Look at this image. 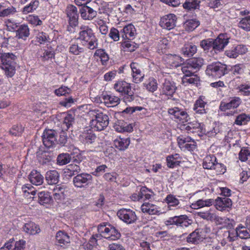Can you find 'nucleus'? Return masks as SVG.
<instances>
[{
  "label": "nucleus",
  "instance_id": "58836bf2",
  "mask_svg": "<svg viewBox=\"0 0 250 250\" xmlns=\"http://www.w3.org/2000/svg\"><path fill=\"white\" fill-rule=\"evenodd\" d=\"M247 227L239 225L236 229L237 235L241 239H247L250 237V233L247 231Z\"/></svg>",
  "mask_w": 250,
  "mask_h": 250
},
{
  "label": "nucleus",
  "instance_id": "5701e85b",
  "mask_svg": "<svg viewBox=\"0 0 250 250\" xmlns=\"http://www.w3.org/2000/svg\"><path fill=\"white\" fill-rule=\"evenodd\" d=\"M29 179L30 182L35 185L39 186L43 182V177L36 170H33L29 175Z\"/></svg>",
  "mask_w": 250,
  "mask_h": 250
},
{
  "label": "nucleus",
  "instance_id": "f3484780",
  "mask_svg": "<svg viewBox=\"0 0 250 250\" xmlns=\"http://www.w3.org/2000/svg\"><path fill=\"white\" fill-rule=\"evenodd\" d=\"M186 130L188 132L195 133L200 132L202 134H209L208 131L203 127V125H201V124L195 122V123H190L186 127Z\"/></svg>",
  "mask_w": 250,
  "mask_h": 250
},
{
  "label": "nucleus",
  "instance_id": "13d9d810",
  "mask_svg": "<svg viewBox=\"0 0 250 250\" xmlns=\"http://www.w3.org/2000/svg\"><path fill=\"white\" fill-rule=\"evenodd\" d=\"M166 202L168 204V207H175L179 204V200L172 194L168 195L166 198Z\"/></svg>",
  "mask_w": 250,
  "mask_h": 250
},
{
  "label": "nucleus",
  "instance_id": "de8ad7c7",
  "mask_svg": "<svg viewBox=\"0 0 250 250\" xmlns=\"http://www.w3.org/2000/svg\"><path fill=\"white\" fill-rule=\"evenodd\" d=\"M74 122V117L73 114H67L64 118L63 122L62 125V128L65 130L68 129Z\"/></svg>",
  "mask_w": 250,
  "mask_h": 250
},
{
  "label": "nucleus",
  "instance_id": "f03ea898",
  "mask_svg": "<svg viewBox=\"0 0 250 250\" xmlns=\"http://www.w3.org/2000/svg\"><path fill=\"white\" fill-rule=\"evenodd\" d=\"M0 58L2 62V69L4 70L5 74L8 77H12L16 71V56L13 53H4L0 54Z\"/></svg>",
  "mask_w": 250,
  "mask_h": 250
},
{
  "label": "nucleus",
  "instance_id": "e433bc0d",
  "mask_svg": "<svg viewBox=\"0 0 250 250\" xmlns=\"http://www.w3.org/2000/svg\"><path fill=\"white\" fill-rule=\"evenodd\" d=\"M16 12L15 8L13 6L6 8L0 4V17H5L14 14Z\"/></svg>",
  "mask_w": 250,
  "mask_h": 250
},
{
  "label": "nucleus",
  "instance_id": "0e129e2a",
  "mask_svg": "<svg viewBox=\"0 0 250 250\" xmlns=\"http://www.w3.org/2000/svg\"><path fill=\"white\" fill-rule=\"evenodd\" d=\"M126 18L130 20L134 18L136 15V11L130 4L126 6Z\"/></svg>",
  "mask_w": 250,
  "mask_h": 250
},
{
  "label": "nucleus",
  "instance_id": "9b49d317",
  "mask_svg": "<svg viewBox=\"0 0 250 250\" xmlns=\"http://www.w3.org/2000/svg\"><path fill=\"white\" fill-rule=\"evenodd\" d=\"M66 14L69 18V23L72 27H76L78 24L79 15L77 8L73 5H69L66 8Z\"/></svg>",
  "mask_w": 250,
  "mask_h": 250
},
{
  "label": "nucleus",
  "instance_id": "a211bd4d",
  "mask_svg": "<svg viewBox=\"0 0 250 250\" xmlns=\"http://www.w3.org/2000/svg\"><path fill=\"white\" fill-rule=\"evenodd\" d=\"M96 138L95 134L91 129L84 130L80 136V140L85 144H92Z\"/></svg>",
  "mask_w": 250,
  "mask_h": 250
},
{
  "label": "nucleus",
  "instance_id": "c03bdc74",
  "mask_svg": "<svg viewBox=\"0 0 250 250\" xmlns=\"http://www.w3.org/2000/svg\"><path fill=\"white\" fill-rule=\"evenodd\" d=\"M38 0L31 1L30 3L25 6L22 10L23 14H27L29 13L32 12L36 10L39 6Z\"/></svg>",
  "mask_w": 250,
  "mask_h": 250
},
{
  "label": "nucleus",
  "instance_id": "e2e57ef3",
  "mask_svg": "<svg viewBox=\"0 0 250 250\" xmlns=\"http://www.w3.org/2000/svg\"><path fill=\"white\" fill-rule=\"evenodd\" d=\"M128 35L129 37L132 39L135 38L136 35V30L133 25L129 24L126 25V38H127V35Z\"/></svg>",
  "mask_w": 250,
  "mask_h": 250
},
{
  "label": "nucleus",
  "instance_id": "2eb2a0df",
  "mask_svg": "<svg viewBox=\"0 0 250 250\" xmlns=\"http://www.w3.org/2000/svg\"><path fill=\"white\" fill-rule=\"evenodd\" d=\"M247 48L243 44L238 45L226 51L225 54L230 58H236L239 55H243L247 52Z\"/></svg>",
  "mask_w": 250,
  "mask_h": 250
},
{
  "label": "nucleus",
  "instance_id": "f257e3e1",
  "mask_svg": "<svg viewBox=\"0 0 250 250\" xmlns=\"http://www.w3.org/2000/svg\"><path fill=\"white\" fill-rule=\"evenodd\" d=\"M88 114L93 118L90 121V126L92 128L101 131L108 125L109 117L107 115L95 109L90 110Z\"/></svg>",
  "mask_w": 250,
  "mask_h": 250
},
{
  "label": "nucleus",
  "instance_id": "6e6d98bb",
  "mask_svg": "<svg viewBox=\"0 0 250 250\" xmlns=\"http://www.w3.org/2000/svg\"><path fill=\"white\" fill-rule=\"evenodd\" d=\"M250 118L245 114H241L237 116L235 123L237 125H245L250 121Z\"/></svg>",
  "mask_w": 250,
  "mask_h": 250
},
{
  "label": "nucleus",
  "instance_id": "f704fd0d",
  "mask_svg": "<svg viewBox=\"0 0 250 250\" xmlns=\"http://www.w3.org/2000/svg\"><path fill=\"white\" fill-rule=\"evenodd\" d=\"M206 103L200 97L195 102L193 109L197 113L203 114L206 113L205 105Z\"/></svg>",
  "mask_w": 250,
  "mask_h": 250
},
{
  "label": "nucleus",
  "instance_id": "5fc2aeb1",
  "mask_svg": "<svg viewBox=\"0 0 250 250\" xmlns=\"http://www.w3.org/2000/svg\"><path fill=\"white\" fill-rule=\"evenodd\" d=\"M250 157V150L248 148L243 147L239 153V158L242 162H245Z\"/></svg>",
  "mask_w": 250,
  "mask_h": 250
},
{
  "label": "nucleus",
  "instance_id": "774afa93",
  "mask_svg": "<svg viewBox=\"0 0 250 250\" xmlns=\"http://www.w3.org/2000/svg\"><path fill=\"white\" fill-rule=\"evenodd\" d=\"M104 99L105 102L109 103L114 105H117L120 101V99L118 97L111 95L105 96Z\"/></svg>",
  "mask_w": 250,
  "mask_h": 250
},
{
  "label": "nucleus",
  "instance_id": "338daca9",
  "mask_svg": "<svg viewBox=\"0 0 250 250\" xmlns=\"http://www.w3.org/2000/svg\"><path fill=\"white\" fill-rule=\"evenodd\" d=\"M114 145L116 148L120 151H124L125 149L124 139L121 137L114 141Z\"/></svg>",
  "mask_w": 250,
  "mask_h": 250
},
{
  "label": "nucleus",
  "instance_id": "680f3d73",
  "mask_svg": "<svg viewBox=\"0 0 250 250\" xmlns=\"http://www.w3.org/2000/svg\"><path fill=\"white\" fill-rule=\"evenodd\" d=\"M134 89L132 88L130 84L126 83V100L128 102H131L134 99Z\"/></svg>",
  "mask_w": 250,
  "mask_h": 250
},
{
  "label": "nucleus",
  "instance_id": "6ab92c4d",
  "mask_svg": "<svg viewBox=\"0 0 250 250\" xmlns=\"http://www.w3.org/2000/svg\"><path fill=\"white\" fill-rule=\"evenodd\" d=\"M56 242L61 247L66 246L70 242L69 236L64 231L60 230L56 234Z\"/></svg>",
  "mask_w": 250,
  "mask_h": 250
},
{
  "label": "nucleus",
  "instance_id": "052dcab7",
  "mask_svg": "<svg viewBox=\"0 0 250 250\" xmlns=\"http://www.w3.org/2000/svg\"><path fill=\"white\" fill-rule=\"evenodd\" d=\"M23 131V128L20 125H14L10 129L9 133L14 136H20Z\"/></svg>",
  "mask_w": 250,
  "mask_h": 250
},
{
  "label": "nucleus",
  "instance_id": "f8f14e48",
  "mask_svg": "<svg viewBox=\"0 0 250 250\" xmlns=\"http://www.w3.org/2000/svg\"><path fill=\"white\" fill-rule=\"evenodd\" d=\"M176 17L174 14H169L164 16L160 21V25L167 30L173 29L175 26Z\"/></svg>",
  "mask_w": 250,
  "mask_h": 250
},
{
  "label": "nucleus",
  "instance_id": "49530a36",
  "mask_svg": "<svg viewBox=\"0 0 250 250\" xmlns=\"http://www.w3.org/2000/svg\"><path fill=\"white\" fill-rule=\"evenodd\" d=\"M94 56H98L101 59L103 65H105L109 59L108 54L104 49H97L94 53Z\"/></svg>",
  "mask_w": 250,
  "mask_h": 250
},
{
  "label": "nucleus",
  "instance_id": "aec40b11",
  "mask_svg": "<svg viewBox=\"0 0 250 250\" xmlns=\"http://www.w3.org/2000/svg\"><path fill=\"white\" fill-rule=\"evenodd\" d=\"M100 0H95L94 1H92L88 5L83 6L84 10L86 11L91 20L96 17L97 15L96 10L98 9V4Z\"/></svg>",
  "mask_w": 250,
  "mask_h": 250
},
{
  "label": "nucleus",
  "instance_id": "a18cd8bd",
  "mask_svg": "<svg viewBox=\"0 0 250 250\" xmlns=\"http://www.w3.org/2000/svg\"><path fill=\"white\" fill-rule=\"evenodd\" d=\"M202 239L201 235L197 230L191 233L187 237V242L192 244L198 243Z\"/></svg>",
  "mask_w": 250,
  "mask_h": 250
},
{
  "label": "nucleus",
  "instance_id": "69168bd1",
  "mask_svg": "<svg viewBox=\"0 0 250 250\" xmlns=\"http://www.w3.org/2000/svg\"><path fill=\"white\" fill-rule=\"evenodd\" d=\"M71 90L70 88L66 86H62L55 90V93L59 96H65L66 94H69Z\"/></svg>",
  "mask_w": 250,
  "mask_h": 250
},
{
  "label": "nucleus",
  "instance_id": "9d476101",
  "mask_svg": "<svg viewBox=\"0 0 250 250\" xmlns=\"http://www.w3.org/2000/svg\"><path fill=\"white\" fill-rule=\"evenodd\" d=\"M179 147L184 150H193L195 147V142L190 137H186L181 135L177 138Z\"/></svg>",
  "mask_w": 250,
  "mask_h": 250
},
{
  "label": "nucleus",
  "instance_id": "4468645a",
  "mask_svg": "<svg viewBox=\"0 0 250 250\" xmlns=\"http://www.w3.org/2000/svg\"><path fill=\"white\" fill-rule=\"evenodd\" d=\"M176 86L175 83L170 80L165 79L163 83L161 90L163 94L171 96L175 92Z\"/></svg>",
  "mask_w": 250,
  "mask_h": 250
},
{
  "label": "nucleus",
  "instance_id": "864d4df0",
  "mask_svg": "<svg viewBox=\"0 0 250 250\" xmlns=\"http://www.w3.org/2000/svg\"><path fill=\"white\" fill-rule=\"evenodd\" d=\"M137 220V216L135 212L126 209V224L134 223Z\"/></svg>",
  "mask_w": 250,
  "mask_h": 250
},
{
  "label": "nucleus",
  "instance_id": "79ce46f5",
  "mask_svg": "<svg viewBox=\"0 0 250 250\" xmlns=\"http://www.w3.org/2000/svg\"><path fill=\"white\" fill-rule=\"evenodd\" d=\"M200 22L197 20L190 19L186 21L184 24V26L187 31H192L197 28Z\"/></svg>",
  "mask_w": 250,
  "mask_h": 250
},
{
  "label": "nucleus",
  "instance_id": "a19ab883",
  "mask_svg": "<svg viewBox=\"0 0 250 250\" xmlns=\"http://www.w3.org/2000/svg\"><path fill=\"white\" fill-rule=\"evenodd\" d=\"M146 89L151 92H154L158 88L157 80L154 78L151 77L148 79L145 83Z\"/></svg>",
  "mask_w": 250,
  "mask_h": 250
},
{
  "label": "nucleus",
  "instance_id": "0eeeda50",
  "mask_svg": "<svg viewBox=\"0 0 250 250\" xmlns=\"http://www.w3.org/2000/svg\"><path fill=\"white\" fill-rule=\"evenodd\" d=\"M197 215L201 218L211 222H214L217 224H220L223 219L217 215L214 209L209 208L208 210H201L197 213Z\"/></svg>",
  "mask_w": 250,
  "mask_h": 250
},
{
  "label": "nucleus",
  "instance_id": "20e7f679",
  "mask_svg": "<svg viewBox=\"0 0 250 250\" xmlns=\"http://www.w3.org/2000/svg\"><path fill=\"white\" fill-rule=\"evenodd\" d=\"M98 231L102 237L109 240H116L120 238V233L112 225L103 223L98 226Z\"/></svg>",
  "mask_w": 250,
  "mask_h": 250
},
{
  "label": "nucleus",
  "instance_id": "a878e982",
  "mask_svg": "<svg viewBox=\"0 0 250 250\" xmlns=\"http://www.w3.org/2000/svg\"><path fill=\"white\" fill-rule=\"evenodd\" d=\"M130 65L132 72V77L135 83L142 81L144 78V75H142L140 70L138 68L139 66L138 64L135 62H132Z\"/></svg>",
  "mask_w": 250,
  "mask_h": 250
},
{
  "label": "nucleus",
  "instance_id": "dca6fc26",
  "mask_svg": "<svg viewBox=\"0 0 250 250\" xmlns=\"http://www.w3.org/2000/svg\"><path fill=\"white\" fill-rule=\"evenodd\" d=\"M168 113L170 115L173 116V118L180 121L183 122H187L188 118V114L185 111L179 109L178 107H175L174 108H169Z\"/></svg>",
  "mask_w": 250,
  "mask_h": 250
},
{
  "label": "nucleus",
  "instance_id": "cd10ccee",
  "mask_svg": "<svg viewBox=\"0 0 250 250\" xmlns=\"http://www.w3.org/2000/svg\"><path fill=\"white\" fill-rule=\"evenodd\" d=\"M66 191L64 186L57 185L53 189V197L56 201H60L64 198V192Z\"/></svg>",
  "mask_w": 250,
  "mask_h": 250
},
{
  "label": "nucleus",
  "instance_id": "603ef678",
  "mask_svg": "<svg viewBox=\"0 0 250 250\" xmlns=\"http://www.w3.org/2000/svg\"><path fill=\"white\" fill-rule=\"evenodd\" d=\"M181 70L184 75L188 76V75H193L196 73L191 64L188 61L185 64H183Z\"/></svg>",
  "mask_w": 250,
  "mask_h": 250
},
{
  "label": "nucleus",
  "instance_id": "4be33fe9",
  "mask_svg": "<svg viewBox=\"0 0 250 250\" xmlns=\"http://www.w3.org/2000/svg\"><path fill=\"white\" fill-rule=\"evenodd\" d=\"M231 205V201L228 197H218L215 200L216 208L219 210H224L226 208H229Z\"/></svg>",
  "mask_w": 250,
  "mask_h": 250
},
{
  "label": "nucleus",
  "instance_id": "39448f33",
  "mask_svg": "<svg viewBox=\"0 0 250 250\" xmlns=\"http://www.w3.org/2000/svg\"><path fill=\"white\" fill-rule=\"evenodd\" d=\"M206 73L209 76L220 78L227 74L228 71L226 64L217 62L208 65L206 70Z\"/></svg>",
  "mask_w": 250,
  "mask_h": 250
},
{
  "label": "nucleus",
  "instance_id": "8fccbe9b",
  "mask_svg": "<svg viewBox=\"0 0 250 250\" xmlns=\"http://www.w3.org/2000/svg\"><path fill=\"white\" fill-rule=\"evenodd\" d=\"M238 26L245 30L250 31V15L242 18L238 23Z\"/></svg>",
  "mask_w": 250,
  "mask_h": 250
},
{
  "label": "nucleus",
  "instance_id": "7ed1b4c3",
  "mask_svg": "<svg viewBox=\"0 0 250 250\" xmlns=\"http://www.w3.org/2000/svg\"><path fill=\"white\" fill-rule=\"evenodd\" d=\"M80 29L79 38L87 43V47L92 50L97 48L98 40L94 35L92 30L88 26H82Z\"/></svg>",
  "mask_w": 250,
  "mask_h": 250
},
{
  "label": "nucleus",
  "instance_id": "c9c22d12",
  "mask_svg": "<svg viewBox=\"0 0 250 250\" xmlns=\"http://www.w3.org/2000/svg\"><path fill=\"white\" fill-rule=\"evenodd\" d=\"M71 155L67 153H62L58 156L57 164L60 166H62L68 164L71 160Z\"/></svg>",
  "mask_w": 250,
  "mask_h": 250
},
{
  "label": "nucleus",
  "instance_id": "b1692460",
  "mask_svg": "<svg viewBox=\"0 0 250 250\" xmlns=\"http://www.w3.org/2000/svg\"><path fill=\"white\" fill-rule=\"evenodd\" d=\"M22 229L24 232L31 235H35L40 232L39 226L32 222L25 223Z\"/></svg>",
  "mask_w": 250,
  "mask_h": 250
},
{
  "label": "nucleus",
  "instance_id": "bb28decb",
  "mask_svg": "<svg viewBox=\"0 0 250 250\" xmlns=\"http://www.w3.org/2000/svg\"><path fill=\"white\" fill-rule=\"evenodd\" d=\"M29 29L25 24H22L16 30V36L19 39L25 40L29 36Z\"/></svg>",
  "mask_w": 250,
  "mask_h": 250
},
{
  "label": "nucleus",
  "instance_id": "423d86ee",
  "mask_svg": "<svg viewBox=\"0 0 250 250\" xmlns=\"http://www.w3.org/2000/svg\"><path fill=\"white\" fill-rule=\"evenodd\" d=\"M93 177L90 174L82 173L77 174L73 179L75 187L78 188H85L92 183Z\"/></svg>",
  "mask_w": 250,
  "mask_h": 250
},
{
  "label": "nucleus",
  "instance_id": "473e14b6",
  "mask_svg": "<svg viewBox=\"0 0 250 250\" xmlns=\"http://www.w3.org/2000/svg\"><path fill=\"white\" fill-rule=\"evenodd\" d=\"M196 73L200 70L204 64V60L202 58H193L188 60Z\"/></svg>",
  "mask_w": 250,
  "mask_h": 250
},
{
  "label": "nucleus",
  "instance_id": "4c0bfd02",
  "mask_svg": "<svg viewBox=\"0 0 250 250\" xmlns=\"http://www.w3.org/2000/svg\"><path fill=\"white\" fill-rule=\"evenodd\" d=\"M154 195L153 192L148 189L146 187H142L141 188L139 192V196L141 199L145 198V199H150Z\"/></svg>",
  "mask_w": 250,
  "mask_h": 250
},
{
  "label": "nucleus",
  "instance_id": "c85d7f7f",
  "mask_svg": "<svg viewBox=\"0 0 250 250\" xmlns=\"http://www.w3.org/2000/svg\"><path fill=\"white\" fill-rule=\"evenodd\" d=\"M158 208L156 205L149 203H145L141 206L142 211L149 214H156L158 212Z\"/></svg>",
  "mask_w": 250,
  "mask_h": 250
},
{
  "label": "nucleus",
  "instance_id": "4d7b16f0",
  "mask_svg": "<svg viewBox=\"0 0 250 250\" xmlns=\"http://www.w3.org/2000/svg\"><path fill=\"white\" fill-rule=\"evenodd\" d=\"M168 44V41L166 39L163 38L160 40L158 43V51L159 53H166V49Z\"/></svg>",
  "mask_w": 250,
  "mask_h": 250
},
{
  "label": "nucleus",
  "instance_id": "09e8293b",
  "mask_svg": "<svg viewBox=\"0 0 250 250\" xmlns=\"http://www.w3.org/2000/svg\"><path fill=\"white\" fill-rule=\"evenodd\" d=\"M168 60L169 62L172 66L174 67H177L179 66L184 61V59H183L181 57L176 55H170L169 56Z\"/></svg>",
  "mask_w": 250,
  "mask_h": 250
},
{
  "label": "nucleus",
  "instance_id": "412c9836",
  "mask_svg": "<svg viewBox=\"0 0 250 250\" xmlns=\"http://www.w3.org/2000/svg\"><path fill=\"white\" fill-rule=\"evenodd\" d=\"M60 174L57 170H49L46 172L45 179L49 185L57 184L59 181Z\"/></svg>",
  "mask_w": 250,
  "mask_h": 250
},
{
  "label": "nucleus",
  "instance_id": "c756f323",
  "mask_svg": "<svg viewBox=\"0 0 250 250\" xmlns=\"http://www.w3.org/2000/svg\"><path fill=\"white\" fill-rule=\"evenodd\" d=\"M199 81V78L197 75L193 74V75H184L182 79L183 84L187 85V84H197Z\"/></svg>",
  "mask_w": 250,
  "mask_h": 250
},
{
  "label": "nucleus",
  "instance_id": "bf43d9fd",
  "mask_svg": "<svg viewBox=\"0 0 250 250\" xmlns=\"http://www.w3.org/2000/svg\"><path fill=\"white\" fill-rule=\"evenodd\" d=\"M200 46L204 50H208L210 48L213 49V42L212 39L202 40L200 42Z\"/></svg>",
  "mask_w": 250,
  "mask_h": 250
},
{
  "label": "nucleus",
  "instance_id": "37998d69",
  "mask_svg": "<svg viewBox=\"0 0 250 250\" xmlns=\"http://www.w3.org/2000/svg\"><path fill=\"white\" fill-rule=\"evenodd\" d=\"M183 6L188 10L196 9L199 7V2L196 0H188L183 3Z\"/></svg>",
  "mask_w": 250,
  "mask_h": 250
},
{
  "label": "nucleus",
  "instance_id": "3c124183",
  "mask_svg": "<svg viewBox=\"0 0 250 250\" xmlns=\"http://www.w3.org/2000/svg\"><path fill=\"white\" fill-rule=\"evenodd\" d=\"M81 157H78V160L75 159L74 160V162H75L76 164H71L68 166V170L70 172H74L75 173H77L78 174L81 171V168L80 166L78 165L77 164H80L81 162Z\"/></svg>",
  "mask_w": 250,
  "mask_h": 250
},
{
  "label": "nucleus",
  "instance_id": "1a4fd4ad",
  "mask_svg": "<svg viewBox=\"0 0 250 250\" xmlns=\"http://www.w3.org/2000/svg\"><path fill=\"white\" fill-rule=\"evenodd\" d=\"M42 142L48 148L54 146L56 142V132L54 130L48 129L44 131L42 135Z\"/></svg>",
  "mask_w": 250,
  "mask_h": 250
},
{
  "label": "nucleus",
  "instance_id": "ea45409f",
  "mask_svg": "<svg viewBox=\"0 0 250 250\" xmlns=\"http://www.w3.org/2000/svg\"><path fill=\"white\" fill-rule=\"evenodd\" d=\"M39 202L41 205L49 204L51 197L48 192L41 191L38 193Z\"/></svg>",
  "mask_w": 250,
  "mask_h": 250
},
{
  "label": "nucleus",
  "instance_id": "6e6552de",
  "mask_svg": "<svg viewBox=\"0 0 250 250\" xmlns=\"http://www.w3.org/2000/svg\"><path fill=\"white\" fill-rule=\"evenodd\" d=\"M241 99L238 97L232 98L230 101L228 103L221 102L219 108L222 111H226L227 110L233 109V110L227 112L225 114L228 116L233 115L235 113V109L241 104Z\"/></svg>",
  "mask_w": 250,
  "mask_h": 250
},
{
  "label": "nucleus",
  "instance_id": "393cba45",
  "mask_svg": "<svg viewBox=\"0 0 250 250\" xmlns=\"http://www.w3.org/2000/svg\"><path fill=\"white\" fill-rule=\"evenodd\" d=\"M197 50V46L190 43L184 45L181 49V52L185 57H190L196 53Z\"/></svg>",
  "mask_w": 250,
  "mask_h": 250
},
{
  "label": "nucleus",
  "instance_id": "ddd939ff",
  "mask_svg": "<svg viewBox=\"0 0 250 250\" xmlns=\"http://www.w3.org/2000/svg\"><path fill=\"white\" fill-rule=\"evenodd\" d=\"M229 38L227 35L221 34L213 40V49L215 51H222L229 43Z\"/></svg>",
  "mask_w": 250,
  "mask_h": 250
},
{
  "label": "nucleus",
  "instance_id": "7c9ffc66",
  "mask_svg": "<svg viewBox=\"0 0 250 250\" xmlns=\"http://www.w3.org/2000/svg\"><path fill=\"white\" fill-rule=\"evenodd\" d=\"M216 157L214 155L207 156L204 159L203 167L205 169H212L216 162Z\"/></svg>",
  "mask_w": 250,
  "mask_h": 250
},
{
  "label": "nucleus",
  "instance_id": "2f4dec72",
  "mask_svg": "<svg viewBox=\"0 0 250 250\" xmlns=\"http://www.w3.org/2000/svg\"><path fill=\"white\" fill-rule=\"evenodd\" d=\"M212 199H207L205 200L200 199L195 203H192L191 205V207L193 209H196L204 207H209L212 205Z\"/></svg>",
  "mask_w": 250,
  "mask_h": 250
},
{
  "label": "nucleus",
  "instance_id": "72a5a7b5",
  "mask_svg": "<svg viewBox=\"0 0 250 250\" xmlns=\"http://www.w3.org/2000/svg\"><path fill=\"white\" fill-rule=\"evenodd\" d=\"M179 158L180 156L178 154H175L167 157V161L168 167L173 168L174 167L179 165L180 163Z\"/></svg>",
  "mask_w": 250,
  "mask_h": 250
}]
</instances>
